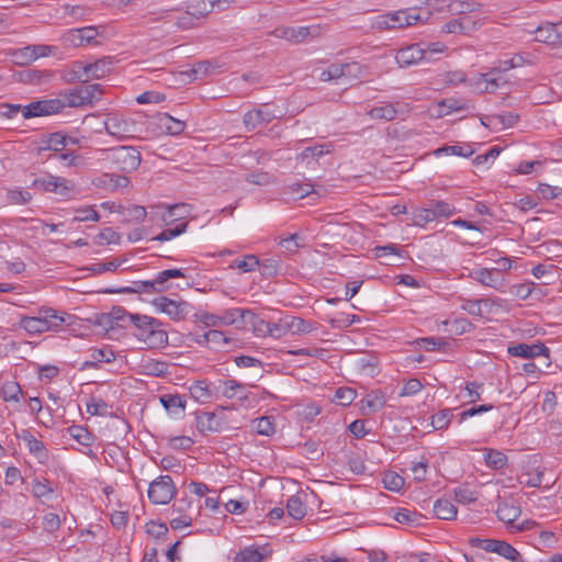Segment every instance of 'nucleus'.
I'll list each match as a JSON object with an SVG mask.
<instances>
[{
    "label": "nucleus",
    "instance_id": "1",
    "mask_svg": "<svg viewBox=\"0 0 562 562\" xmlns=\"http://www.w3.org/2000/svg\"><path fill=\"white\" fill-rule=\"evenodd\" d=\"M132 335L147 348L160 349L168 345V334L161 328V322L147 315L135 314Z\"/></svg>",
    "mask_w": 562,
    "mask_h": 562
},
{
    "label": "nucleus",
    "instance_id": "2",
    "mask_svg": "<svg viewBox=\"0 0 562 562\" xmlns=\"http://www.w3.org/2000/svg\"><path fill=\"white\" fill-rule=\"evenodd\" d=\"M525 63L522 56H517L503 63V68H493L488 72L480 74L470 81V87L477 93H493L497 89L508 83L505 71L522 66Z\"/></svg>",
    "mask_w": 562,
    "mask_h": 562
},
{
    "label": "nucleus",
    "instance_id": "3",
    "mask_svg": "<svg viewBox=\"0 0 562 562\" xmlns=\"http://www.w3.org/2000/svg\"><path fill=\"white\" fill-rule=\"evenodd\" d=\"M70 318L71 316L69 314L59 313L54 308H44L40 311L38 316L23 317L20 322V326L30 334H37L57 329Z\"/></svg>",
    "mask_w": 562,
    "mask_h": 562
},
{
    "label": "nucleus",
    "instance_id": "4",
    "mask_svg": "<svg viewBox=\"0 0 562 562\" xmlns=\"http://www.w3.org/2000/svg\"><path fill=\"white\" fill-rule=\"evenodd\" d=\"M101 159L123 172L136 170L142 161L140 153L133 146L100 149Z\"/></svg>",
    "mask_w": 562,
    "mask_h": 562
},
{
    "label": "nucleus",
    "instance_id": "5",
    "mask_svg": "<svg viewBox=\"0 0 562 562\" xmlns=\"http://www.w3.org/2000/svg\"><path fill=\"white\" fill-rule=\"evenodd\" d=\"M184 278V273L181 269H167L160 271L157 277L151 281H137L134 282L133 288H123L119 292L121 293H154L165 292L170 289L168 281L170 279Z\"/></svg>",
    "mask_w": 562,
    "mask_h": 562
},
{
    "label": "nucleus",
    "instance_id": "6",
    "mask_svg": "<svg viewBox=\"0 0 562 562\" xmlns=\"http://www.w3.org/2000/svg\"><path fill=\"white\" fill-rule=\"evenodd\" d=\"M105 132L117 140L132 138L136 131V123L119 113H110L104 120Z\"/></svg>",
    "mask_w": 562,
    "mask_h": 562
},
{
    "label": "nucleus",
    "instance_id": "7",
    "mask_svg": "<svg viewBox=\"0 0 562 562\" xmlns=\"http://www.w3.org/2000/svg\"><path fill=\"white\" fill-rule=\"evenodd\" d=\"M148 498L153 504L166 505L176 494V486L171 476L160 475L154 480L148 487Z\"/></svg>",
    "mask_w": 562,
    "mask_h": 562
},
{
    "label": "nucleus",
    "instance_id": "8",
    "mask_svg": "<svg viewBox=\"0 0 562 562\" xmlns=\"http://www.w3.org/2000/svg\"><path fill=\"white\" fill-rule=\"evenodd\" d=\"M272 35L278 38L286 40L293 44H301L307 38H316L322 35V27L319 25L311 26H279L273 30Z\"/></svg>",
    "mask_w": 562,
    "mask_h": 562
},
{
    "label": "nucleus",
    "instance_id": "9",
    "mask_svg": "<svg viewBox=\"0 0 562 562\" xmlns=\"http://www.w3.org/2000/svg\"><path fill=\"white\" fill-rule=\"evenodd\" d=\"M65 108V102L59 99L40 100L24 105L22 115L24 119L46 116L59 113Z\"/></svg>",
    "mask_w": 562,
    "mask_h": 562
},
{
    "label": "nucleus",
    "instance_id": "10",
    "mask_svg": "<svg viewBox=\"0 0 562 562\" xmlns=\"http://www.w3.org/2000/svg\"><path fill=\"white\" fill-rule=\"evenodd\" d=\"M153 305L175 321L184 319L191 311V305L188 302L173 301L166 296L155 299Z\"/></svg>",
    "mask_w": 562,
    "mask_h": 562
},
{
    "label": "nucleus",
    "instance_id": "11",
    "mask_svg": "<svg viewBox=\"0 0 562 562\" xmlns=\"http://www.w3.org/2000/svg\"><path fill=\"white\" fill-rule=\"evenodd\" d=\"M553 482L552 475L547 473V469L541 462V457L539 454L529 457V486L549 490Z\"/></svg>",
    "mask_w": 562,
    "mask_h": 562
},
{
    "label": "nucleus",
    "instance_id": "12",
    "mask_svg": "<svg viewBox=\"0 0 562 562\" xmlns=\"http://www.w3.org/2000/svg\"><path fill=\"white\" fill-rule=\"evenodd\" d=\"M499 520L510 526L514 530H525L527 520H522L520 524H515V520L520 516L521 509L515 499L506 501L498 505L496 510Z\"/></svg>",
    "mask_w": 562,
    "mask_h": 562
},
{
    "label": "nucleus",
    "instance_id": "13",
    "mask_svg": "<svg viewBox=\"0 0 562 562\" xmlns=\"http://www.w3.org/2000/svg\"><path fill=\"white\" fill-rule=\"evenodd\" d=\"M281 117V113H276L266 108L256 109L244 115L243 122L248 132L254 131L260 125H266L272 120Z\"/></svg>",
    "mask_w": 562,
    "mask_h": 562
},
{
    "label": "nucleus",
    "instance_id": "14",
    "mask_svg": "<svg viewBox=\"0 0 562 562\" xmlns=\"http://www.w3.org/2000/svg\"><path fill=\"white\" fill-rule=\"evenodd\" d=\"M395 59L400 67H409L422 60H429L427 57V52L418 44H413L400 49L395 56Z\"/></svg>",
    "mask_w": 562,
    "mask_h": 562
},
{
    "label": "nucleus",
    "instance_id": "15",
    "mask_svg": "<svg viewBox=\"0 0 562 562\" xmlns=\"http://www.w3.org/2000/svg\"><path fill=\"white\" fill-rule=\"evenodd\" d=\"M557 538L553 532L540 530L536 522L529 521V544L542 551L547 548H553Z\"/></svg>",
    "mask_w": 562,
    "mask_h": 562
},
{
    "label": "nucleus",
    "instance_id": "16",
    "mask_svg": "<svg viewBox=\"0 0 562 562\" xmlns=\"http://www.w3.org/2000/svg\"><path fill=\"white\" fill-rule=\"evenodd\" d=\"M123 317H128L130 324L134 323L135 314L128 313L125 308L121 306L113 307L112 311L108 314L102 315L101 324L108 326L106 335L112 338L117 333V325H123L121 319Z\"/></svg>",
    "mask_w": 562,
    "mask_h": 562
},
{
    "label": "nucleus",
    "instance_id": "17",
    "mask_svg": "<svg viewBox=\"0 0 562 562\" xmlns=\"http://www.w3.org/2000/svg\"><path fill=\"white\" fill-rule=\"evenodd\" d=\"M249 308L233 307L222 312V323L225 326H235L238 329L247 328Z\"/></svg>",
    "mask_w": 562,
    "mask_h": 562
},
{
    "label": "nucleus",
    "instance_id": "18",
    "mask_svg": "<svg viewBox=\"0 0 562 562\" xmlns=\"http://www.w3.org/2000/svg\"><path fill=\"white\" fill-rule=\"evenodd\" d=\"M533 33V40L536 42L544 43L551 46H557L561 42L562 33L559 31V26L553 23L538 25Z\"/></svg>",
    "mask_w": 562,
    "mask_h": 562
},
{
    "label": "nucleus",
    "instance_id": "19",
    "mask_svg": "<svg viewBox=\"0 0 562 562\" xmlns=\"http://www.w3.org/2000/svg\"><path fill=\"white\" fill-rule=\"evenodd\" d=\"M386 397L381 390H373L369 392L361 401V411L363 415H370L379 412L384 407Z\"/></svg>",
    "mask_w": 562,
    "mask_h": 562
},
{
    "label": "nucleus",
    "instance_id": "20",
    "mask_svg": "<svg viewBox=\"0 0 562 562\" xmlns=\"http://www.w3.org/2000/svg\"><path fill=\"white\" fill-rule=\"evenodd\" d=\"M137 370L140 374L161 376L167 373L168 363L153 359L150 357H143L137 366Z\"/></svg>",
    "mask_w": 562,
    "mask_h": 562
},
{
    "label": "nucleus",
    "instance_id": "21",
    "mask_svg": "<svg viewBox=\"0 0 562 562\" xmlns=\"http://www.w3.org/2000/svg\"><path fill=\"white\" fill-rule=\"evenodd\" d=\"M471 277L480 283L495 289L503 283V274L493 269L480 268L473 270Z\"/></svg>",
    "mask_w": 562,
    "mask_h": 562
},
{
    "label": "nucleus",
    "instance_id": "22",
    "mask_svg": "<svg viewBox=\"0 0 562 562\" xmlns=\"http://www.w3.org/2000/svg\"><path fill=\"white\" fill-rule=\"evenodd\" d=\"M196 429L202 434L215 432L221 429V420L215 413L203 412L196 415Z\"/></svg>",
    "mask_w": 562,
    "mask_h": 562
},
{
    "label": "nucleus",
    "instance_id": "23",
    "mask_svg": "<svg viewBox=\"0 0 562 562\" xmlns=\"http://www.w3.org/2000/svg\"><path fill=\"white\" fill-rule=\"evenodd\" d=\"M191 396L201 403H206L213 398H217L214 387L206 381H196L190 386Z\"/></svg>",
    "mask_w": 562,
    "mask_h": 562
},
{
    "label": "nucleus",
    "instance_id": "24",
    "mask_svg": "<svg viewBox=\"0 0 562 562\" xmlns=\"http://www.w3.org/2000/svg\"><path fill=\"white\" fill-rule=\"evenodd\" d=\"M85 65L90 81L92 79H101L110 74L112 70L113 60L112 58L103 57L95 63Z\"/></svg>",
    "mask_w": 562,
    "mask_h": 562
},
{
    "label": "nucleus",
    "instance_id": "25",
    "mask_svg": "<svg viewBox=\"0 0 562 562\" xmlns=\"http://www.w3.org/2000/svg\"><path fill=\"white\" fill-rule=\"evenodd\" d=\"M558 268L551 262L539 263L531 269L532 276L540 283L551 284L557 279Z\"/></svg>",
    "mask_w": 562,
    "mask_h": 562
},
{
    "label": "nucleus",
    "instance_id": "26",
    "mask_svg": "<svg viewBox=\"0 0 562 562\" xmlns=\"http://www.w3.org/2000/svg\"><path fill=\"white\" fill-rule=\"evenodd\" d=\"M19 438H21L25 442L29 451L35 457H37L40 460L47 458L44 443L41 440L36 439L30 430H22Z\"/></svg>",
    "mask_w": 562,
    "mask_h": 562
},
{
    "label": "nucleus",
    "instance_id": "27",
    "mask_svg": "<svg viewBox=\"0 0 562 562\" xmlns=\"http://www.w3.org/2000/svg\"><path fill=\"white\" fill-rule=\"evenodd\" d=\"M470 104L468 101L449 98L440 101L438 103V114L439 116L449 115L453 112L469 110Z\"/></svg>",
    "mask_w": 562,
    "mask_h": 562
},
{
    "label": "nucleus",
    "instance_id": "28",
    "mask_svg": "<svg viewBox=\"0 0 562 562\" xmlns=\"http://www.w3.org/2000/svg\"><path fill=\"white\" fill-rule=\"evenodd\" d=\"M551 369L550 353H529V378L537 370L549 373Z\"/></svg>",
    "mask_w": 562,
    "mask_h": 562
},
{
    "label": "nucleus",
    "instance_id": "29",
    "mask_svg": "<svg viewBox=\"0 0 562 562\" xmlns=\"http://www.w3.org/2000/svg\"><path fill=\"white\" fill-rule=\"evenodd\" d=\"M434 513L439 519L451 520L457 516V507L447 498H439L434 504Z\"/></svg>",
    "mask_w": 562,
    "mask_h": 562
},
{
    "label": "nucleus",
    "instance_id": "30",
    "mask_svg": "<svg viewBox=\"0 0 562 562\" xmlns=\"http://www.w3.org/2000/svg\"><path fill=\"white\" fill-rule=\"evenodd\" d=\"M251 428L260 436H272L276 432L274 417L262 416L251 422Z\"/></svg>",
    "mask_w": 562,
    "mask_h": 562
},
{
    "label": "nucleus",
    "instance_id": "31",
    "mask_svg": "<svg viewBox=\"0 0 562 562\" xmlns=\"http://www.w3.org/2000/svg\"><path fill=\"white\" fill-rule=\"evenodd\" d=\"M474 22L470 20L468 16L459 18L451 20L441 26V32L447 34H457L464 33L471 30V26H474Z\"/></svg>",
    "mask_w": 562,
    "mask_h": 562
},
{
    "label": "nucleus",
    "instance_id": "32",
    "mask_svg": "<svg viewBox=\"0 0 562 562\" xmlns=\"http://www.w3.org/2000/svg\"><path fill=\"white\" fill-rule=\"evenodd\" d=\"M116 361V353H92V360L81 363L80 370L102 369L104 364H111Z\"/></svg>",
    "mask_w": 562,
    "mask_h": 562
},
{
    "label": "nucleus",
    "instance_id": "33",
    "mask_svg": "<svg viewBox=\"0 0 562 562\" xmlns=\"http://www.w3.org/2000/svg\"><path fill=\"white\" fill-rule=\"evenodd\" d=\"M269 322H266L250 310L246 329L251 330L258 337H267V334L269 333Z\"/></svg>",
    "mask_w": 562,
    "mask_h": 562
},
{
    "label": "nucleus",
    "instance_id": "34",
    "mask_svg": "<svg viewBox=\"0 0 562 562\" xmlns=\"http://www.w3.org/2000/svg\"><path fill=\"white\" fill-rule=\"evenodd\" d=\"M21 81L32 85H41L52 78V74L46 70L27 69L19 72Z\"/></svg>",
    "mask_w": 562,
    "mask_h": 562
},
{
    "label": "nucleus",
    "instance_id": "35",
    "mask_svg": "<svg viewBox=\"0 0 562 562\" xmlns=\"http://www.w3.org/2000/svg\"><path fill=\"white\" fill-rule=\"evenodd\" d=\"M160 403L170 414L175 415L183 413L186 408V400L180 395H162Z\"/></svg>",
    "mask_w": 562,
    "mask_h": 562
},
{
    "label": "nucleus",
    "instance_id": "36",
    "mask_svg": "<svg viewBox=\"0 0 562 562\" xmlns=\"http://www.w3.org/2000/svg\"><path fill=\"white\" fill-rule=\"evenodd\" d=\"M415 350L436 351L446 348L448 342L445 338H419L411 342Z\"/></svg>",
    "mask_w": 562,
    "mask_h": 562
},
{
    "label": "nucleus",
    "instance_id": "37",
    "mask_svg": "<svg viewBox=\"0 0 562 562\" xmlns=\"http://www.w3.org/2000/svg\"><path fill=\"white\" fill-rule=\"evenodd\" d=\"M214 4L215 0H198L195 3L188 5L187 11L194 20H199L210 14Z\"/></svg>",
    "mask_w": 562,
    "mask_h": 562
},
{
    "label": "nucleus",
    "instance_id": "38",
    "mask_svg": "<svg viewBox=\"0 0 562 562\" xmlns=\"http://www.w3.org/2000/svg\"><path fill=\"white\" fill-rule=\"evenodd\" d=\"M112 406L101 397L92 396L87 402V413L93 416H110Z\"/></svg>",
    "mask_w": 562,
    "mask_h": 562
},
{
    "label": "nucleus",
    "instance_id": "39",
    "mask_svg": "<svg viewBox=\"0 0 562 562\" xmlns=\"http://www.w3.org/2000/svg\"><path fill=\"white\" fill-rule=\"evenodd\" d=\"M285 323L288 324V333L293 335H300L310 333L313 329V325L305 319L296 316H285Z\"/></svg>",
    "mask_w": 562,
    "mask_h": 562
},
{
    "label": "nucleus",
    "instance_id": "40",
    "mask_svg": "<svg viewBox=\"0 0 562 562\" xmlns=\"http://www.w3.org/2000/svg\"><path fill=\"white\" fill-rule=\"evenodd\" d=\"M159 122L166 128L167 133L170 135H179L186 128L184 121L175 119L168 113H162L159 119Z\"/></svg>",
    "mask_w": 562,
    "mask_h": 562
},
{
    "label": "nucleus",
    "instance_id": "41",
    "mask_svg": "<svg viewBox=\"0 0 562 562\" xmlns=\"http://www.w3.org/2000/svg\"><path fill=\"white\" fill-rule=\"evenodd\" d=\"M50 183L49 192L60 196L69 195L75 189L74 182L60 177L52 176Z\"/></svg>",
    "mask_w": 562,
    "mask_h": 562
},
{
    "label": "nucleus",
    "instance_id": "42",
    "mask_svg": "<svg viewBox=\"0 0 562 562\" xmlns=\"http://www.w3.org/2000/svg\"><path fill=\"white\" fill-rule=\"evenodd\" d=\"M54 493V487L45 477H35L32 482V494L34 497L42 499L44 497H48Z\"/></svg>",
    "mask_w": 562,
    "mask_h": 562
},
{
    "label": "nucleus",
    "instance_id": "43",
    "mask_svg": "<svg viewBox=\"0 0 562 562\" xmlns=\"http://www.w3.org/2000/svg\"><path fill=\"white\" fill-rule=\"evenodd\" d=\"M0 395L5 402H19L22 396V390L19 383L10 381L1 386Z\"/></svg>",
    "mask_w": 562,
    "mask_h": 562
},
{
    "label": "nucleus",
    "instance_id": "44",
    "mask_svg": "<svg viewBox=\"0 0 562 562\" xmlns=\"http://www.w3.org/2000/svg\"><path fill=\"white\" fill-rule=\"evenodd\" d=\"M9 55L12 57V60L16 65H27L35 60V54L32 52V47L25 46L22 48L11 49Z\"/></svg>",
    "mask_w": 562,
    "mask_h": 562
},
{
    "label": "nucleus",
    "instance_id": "45",
    "mask_svg": "<svg viewBox=\"0 0 562 562\" xmlns=\"http://www.w3.org/2000/svg\"><path fill=\"white\" fill-rule=\"evenodd\" d=\"M357 367L361 374L370 378L375 376L380 372L379 360L373 355H370L368 359H360L357 362Z\"/></svg>",
    "mask_w": 562,
    "mask_h": 562
},
{
    "label": "nucleus",
    "instance_id": "46",
    "mask_svg": "<svg viewBox=\"0 0 562 562\" xmlns=\"http://www.w3.org/2000/svg\"><path fill=\"white\" fill-rule=\"evenodd\" d=\"M265 558V553L259 548L254 546L246 547L240 550L235 558V562H261Z\"/></svg>",
    "mask_w": 562,
    "mask_h": 562
},
{
    "label": "nucleus",
    "instance_id": "47",
    "mask_svg": "<svg viewBox=\"0 0 562 562\" xmlns=\"http://www.w3.org/2000/svg\"><path fill=\"white\" fill-rule=\"evenodd\" d=\"M288 515L300 520L306 515V507L297 496H291L286 502Z\"/></svg>",
    "mask_w": 562,
    "mask_h": 562
},
{
    "label": "nucleus",
    "instance_id": "48",
    "mask_svg": "<svg viewBox=\"0 0 562 562\" xmlns=\"http://www.w3.org/2000/svg\"><path fill=\"white\" fill-rule=\"evenodd\" d=\"M203 341H205L209 346V348H212L213 346H221L226 345L232 341V338L226 336L223 331L217 329H210L202 336Z\"/></svg>",
    "mask_w": 562,
    "mask_h": 562
},
{
    "label": "nucleus",
    "instance_id": "49",
    "mask_svg": "<svg viewBox=\"0 0 562 562\" xmlns=\"http://www.w3.org/2000/svg\"><path fill=\"white\" fill-rule=\"evenodd\" d=\"M462 310L469 313L470 315L481 316L483 317L487 312L486 308L490 307L488 301L486 300H475V301H464L462 304Z\"/></svg>",
    "mask_w": 562,
    "mask_h": 562
},
{
    "label": "nucleus",
    "instance_id": "50",
    "mask_svg": "<svg viewBox=\"0 0 562 562\" xmlns=\"http://www.w3.org/2000/svg\"><path fill=\"white\" fill-rule=\"evenodd\" d=\"M495 553L513 562H524L520 553L506 541L498 540Z\"/></svg>",
    "mask_w": 562,
    "mask_h": 562
},
{
    "label": "nucleus",
    "instance_id": "51",
    "mask_svg": "<svg viewBox=\"0 0 562 562\" xmlns=\"http://www.w3.org/2000/svg\"><path fill=\"white\" fill-rule=\"evenodd\" d=\"M214 66L209 60H203L196 63L191 69L184 71L183 74L189 77L190 80H195L202 76H206L211 74Z\"/></svg>",
    "mask_w": 562,
    "mask_h": 562
},
{
    "label": "nucleus",
    "instance_id": "52",
    "mask_svg": "<svg viewBox=\"0 0 562 562\" xmlns=\"http://www.w3.org/2000/svg\"><path fill=\"white\" fill-rule=\"evenodd\" d=\"M44 144L43 149L59 151L68 145V138L61 133H53L47 137Z\"/></svg>",
    "mask_w": 562,
    "mask_h": 562
},
{
    "label": "nucleus",
    "instance_id": "53",
    "mask_svg": "<svg viewBox=\"0 0 562 562\" xmlns=\"http://www.w3.org/2000/svg\"><path fill=\"white\" fill-rule=\"evenodd\" d=\"M396 114H397V110L391 104L376 106L369 111L370 117H372L374 120L391 121V120L395 119Z\"/></svg>",
    "mask_w": 562,
    "mask_h": 562
},
{
    "label": "nucleus",
    "instance_id": "54",
    "mask_svg": "<svg viewBox=\"0 0 562 562\" xmlns=\"http://www.w3.org/2000/svg\"><path fill=\"white\" fill-rule=\"evenodd\" d=\"M64 79L68 82H88L89 77L88 72L86 71V65L83 63L77 61L74 65V68L64 76Z\"/></svg>",
    "mask_w": 562,
    "mask_h": 562
},
{
    "label": "nucleus",
    "instance_id": "55",
    "mask_svg": "<svg viewBox=\"0 0 562 562\" xmlns=\"http://www.w3.org/2000/svg\"><path fill=\"white\" fill-rule=\"evenodd\" d=\"M413 224L417 226H425L427 223L435 221L434 212L430 207L415 209L412 217Z\"/></svg>",
    "mask_w": 562,
    "mask_h": 562
},
{
    "label": "nucleus",
    "instance_id": "56",
    "mask_svg": "<svg viewBox=\"0 0 562 562\" xmlns=\"http://www.w3.org/2000/svg\"><path fill=\"white\" fill-rule=\"evenodd\" d=\"M393 518L398 524H404L408 526H417L418 525V515L406 508H398L394 512Z\"/></svg>",
    "mask_w": 562,
    "mask_h": 562
},
{
    "label": "nucleus",
    "instance_id": "57",
    "mask_svg": "<svg viewBox=\"0 0 562 562\" xmlns=\"http://www.w3.org/2000/svg\"><path fill=\"white\" fill-rule=\"evenodd\" d=\"M430 207L434 212L435 220L440 217H450L456 213L454 206L443 201H432Z\"/></svg>",
    "mask_w": 562,
    "mask_h": 562
},
{
    "label": "nucleus",
    "instance_id": "58",
    "mask_svg": "<svg viewBox=\"0 0 562 562\" xmlns=\"http://www.w3.org/2000/svg\"><path fill=\"white\" fill-rule=\"evenodd\" d=\"M130 183V180L125 176L117 175H104L98 186L104 184L110 187L111 189L126 188Z\"/></svg>",
    "mask_w": 562,
    "mask_h": 562
},
{
    "label": "nucleus",
    "instance_id": "59",
    "mask_svg": "<svg viewBox=\"0 0 562 562\" xmlns=\"http://www.w3.org/2000/svg\"><path fill=\"white\" fill-rule=\"evenodd\" d=\"M454 498L460 504H470L477 499V494L475 491L469 488L468 486H459L453 490Z\"/></svg>",
    "mask_w": 562,
    "mask_h": 562
},
{
    "label": "nucleus",
    "instance_id": "60",
    "mask_svg": "<svg viewBox=\"0 0 562 562\" xmlns=\"http://www.w3.org/2000/svg\"><path fill=\"white\" fill-rule=\"evenodd\" d=\"M60 43L64 47L82 46V37L79 29H72L64 33L60 37Z\"/></svg>",
    "mask_w": 562,
    "mask_h": 562
},
{
    "label": "nucleus",
    "instance_id": "61",
    "mask_svg": "<svg viewBox=\"0 0 562 562\" xmlns=\"http://www.w3.org/2000/svg\"><path fill=\"white\" fill-rule=\"evenodd\" d=\"M218 390L224 397L233 398L239 394V392L243 390V385L235 380H226L221 382Z\"/></svg>",
    "mask_w": 562,
    "mask_h": 562
},
{
    "label": "nucleus",
    "instance_id": "62",
    "mask_svg": "<svg viewBox=\"0 0 562 562\" xmlns=\"http://www.w3.org/2000/svg\"><path fill=\"white\" fill-rule=\"evenodd\" d=\"M451 417V409H441L431 417V425L437 430L446 429L450 424Z\"/></svg>",
    "mask_w": 562,
    "mask_h": 562
},
{
    "label": "nucleus",
    "instance_id": "63",
    "mask_svg": "<svg viewBox=\"0 0 562 562\" xmlns=\"http://www.w3.org/2000/svg\"><path fill=\"white\" fill-rule=\"evenodd\" d=\"M81 100H85L86 104H91L102 93L101 86L98 83L88 85L79 88Z\"/></svg>",
    "mask_w": 562,
    "mask_h": 562
},
{
    "label": "nucleus",
    "instance_id": "64",
    "mask_svg": "<svg viewBox=\"0 0 562 562\" xmlns=\"http://www.w3.org/2000/svg\"><path fill=\"white\" fill-rule=\"evenodd\" d=\"M286 191L288 193L302 199L313 192V184L310 182H293L286 186Z\"/></svg>",
    "mask_w": 562,
    "mask_h": 562
}]
</instances>
